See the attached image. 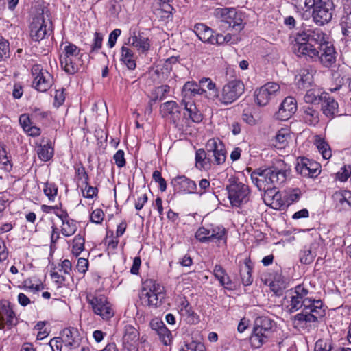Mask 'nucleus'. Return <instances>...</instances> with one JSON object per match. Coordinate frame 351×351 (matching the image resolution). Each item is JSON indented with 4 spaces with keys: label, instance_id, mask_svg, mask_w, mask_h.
Masks as SVG:
<instances>
[{
    "label": "nucleus",
    "instance_id": "nucleus-19",
    "mask_svg": "<svg viewBox=\"0 0 351 351\" xmlns=\"http://www.w3.org/2000/svg\"><path fill=\"white\" fill-rule=\"evenodd\" d=\"M130 37L128 40V45L135 47L141 53H146L150 48V41L143 32H136V31H130Z\"/></svg>",
    "mask_w": 351,
    "mask_h": 351
},
{
    "label": "nucleus",
    "instance_id": "nucleus-40",
    "mask_svg": "<svg viewBox=\"0 0 351 351\" xmlns=\"http://www.w3.org/2000/svg\"><path fill=\"white\" fill-rule=\"evenodd\" d=\"M316 256V254L312 252L311 247H305L300 252V261L302 264H311Z\"/></svg>",
    "mask_w": 351,
    "mask_h": 351
},
{
    "label": "nucleus",
    "instance_id": "nucleus-15",
    "mask_svg": "<svg viewBox=\"0 0 351 351\" xmlns=\"http://www.w3.org/2000/svg\"><path fill=\"white\" fill-rule=\"evenodd\" d=\"M295 169L302 176L313 178L320 174L321 165L313 160H310L306 157H298Z\"/></svg>",
    "mask_w": 351,
    "mask_h": 351
},
{
    "label": "nucleus",
    "instance_id": "nucleus-39",
    "mask_svg": "<svg viewBox=\"0 0 351 351\" xmlns=\"http://www.w3.org/2000/svg\"><path fill=\"white\" fill-rule=\"evenodd\" d=\"M85 239L80 234H77L73 240L72 253L74 256H78L84 250Z\"/></svg>",
    "mask_w": 351,
    "mask_h": 351
},
{
    "label": "nucleus",
    "instance_id": "nucleus-10",
    "mask_svg": "<svg viewBox=\"0 0 351 351\" xmlns=\"http://www.w3.org/2000/svg\"><path fill=\"white\" fill-rule=\"evenodd\" d=\"M86 300L94 313L100 316L104 320H109L114 316L112 305L104 295L88 294Z\"/></svg>",
    "mask_w": 351,
    "mask_h": 351
},
{
    "label": "nucleus",
    "instance_id": "nucleus-64",
    "mask_svg": "<svg viewBox=\"0 0 351 351\" xmlns=\"http://www.w3.org/2000/svg\"><path fill=\"white\" fill-rule=\"evenodd\" d=\"M185 348L189 351H206L204 345L197 341H192L186 344Z\"/></svg>",
    "mask_w": 351,
    "mask_h": 351
},
{
    "label": "nucleus",
    "instance_id": "nucleus-36",
    "mask_svg": "<svg viewBox=\"0 0 351 351\" xmlns=\"http://www.w3.org/2000/svg\"><path fill=\"white\" fill-rule=\"evenodd\" d=\"M62 223L61 232L64 237H70L74 234L77 229L76 221L69 218Z\"/></svg>",
    "mask_w": 351,
    "mask_h": 351
},
{
    "label": "nucleus",
    "instance_id": "nucleus-26",
    "mask_svg": "<svg viewBox=\"0 0 351 351\" xmlns=\"http://www.w3.org/2000/svg\"><path fill=\"white\" fill-rule=\"evenodd\" d=\"M322 104L323 114L329 119H332L338 113V103L332 97L325 93Z\"/></svg>",
    "mask_w": 351,
    "mask_h": 351
},
{
    "label": "nucleus",
    "instance_id": "nucleus-53",
    "mask_svg": "<svg viewBox=\"0 0 351 351\" xmlns=\"http://www.w3.org/2000/svg\"><path fill=\"white\" fill-rule=\"evenodd\" d=\"M153 180L159 184V189L162 192H164L167 189V182L162 177L160 171L156 170L152 174Z\"/></svg>",
    "mask_w": 351,
    "mask_h": 351
},
{
    "label": "nucleus",
    "instance_id": "nucleus-44",
    "mask_svg": "<svg viewBox=\"0 0 351 351\" xmlns=\"http://www.w3.org/2000/svg\"><path fill=\"white\" fill-rule=\"evenodd\" d=\"M10 57V43L2 36H0V62L5 60Z\"/></svg>",
    "mask_w": 351,
    "mask_h": 351
},
{
    "label": "nucleus",
    "instance_id": "nucleus-12",
    "mask_svg": "<svg viewBox=\"0 0 351 351\" xmlns=\"http://www.w3.org/2000/svg\"><path fill=\"white\" fill-rule=\"evenodd\" d=\"M210 164L215 165L223 164L226 159L225 145L219 138L210 139L206 145Z\"/></svg>",
    "mask_w": 351,
    "mask_h": 351
},
{
    "label": "nucleus",
    "instance_id": "nucleus-48",
    "mask_svg": "<svg viewBox=\"0 0 351 351\" xmlns=\"http://www.w3.org/2000/svg\"><path fill=\"white\" fill-rule=\"evenodd\" d=\"M301 195V191L298 188L289 189L286 195V201L288 204L298 202Z\"/></svg>",
    "mask_w": 351,
    "mask_h": 351
},
{
    "label": "nucleus",
    "instance_id": "nucleus-55",
    "mask_svg": "<svg viewBox=\"0 0 351 351\" xmlns=\"http://www.w3.org/2000/svg\"><path fill=\"white\" fill-rule=\"evenodd\" d=\"M210 189V181L207 179H202L199 182V188L197 187V192L195 194L202 195L209 191Z\"/></svg>",
    "mask_w": 351,
    "mask_h": 351
},
{
    "label": "nucleus",
    "instance_id": "nucleus-1",
    "mask_svg": "<svg viewBox=\"0 0 351 351\" xmlns=\"http://www.w3.org/2000/svg\"><path fill=\"white\" fill-rule=\"evenodd\" d=\"M290 304L288 306L289 313H293L304 306L300 313L295 315L294 319L302 322H316L323 317L326 313L320 300H309L307 298L308 289L303 285H297L293 290H291Z\"/></svg>",
    "mask_w": 351,
    "mask_h": 351
},
{
    "label": "nucleus",
    "instance_id": "nucleus-37",
    "mask_svg": "<svg viewBox=\"0 0 351 351\" xmlns=\"http://www.w3.org/2000/svg\"><path fill=\"white\" fill-rule=\"evenodd\" d=\"M210 242L217 241L226 240V230L223 226H215L209 229Z\"/></svg>",
    "mask_w": 351,
    "mask_h": 351
},
{
    "label": "nucleus",
    "instance_id": "nucleus-17",
    "mask_svg": "<svg viewBox=\"0 0 351 351\" xmlns=\"http://www.w3.org/2000/svg\"><path fill=\"white\" fill-rule=\"evenodd\" d=\"M43 12L35 15L29 25V34L33 41L42 40L48 34Z\"/></svg>",
    "mask_w": 351,
    "mask_h": 351
},
{
    "label": "nucleus",
    "instance_id": "nucleus-50",
    "mask_svg": "<svg viewBox=\"0 0 351 351\" xmlns=\"http://www.w3.org/2000/svg\"><path fill=\"white\" fill-rule=\"evenodd\" d=\"M195 238L202 243L210 242L209 229L200 227L195 233Z\"/></svg>",
    "mask_w": 351,
    "mask_h": 351
},
{
    "label": "nucleus",
    "instance_id": "nucleus-42",
    "mask_svg": "<svg viewBox=\"0 0 351 351\" xmlns=\"http://www.w3.org/2000/svg\"><path fill=\"white\" fill-rule=\"evenodd\" d=\"M290 138V135L287 129L282 128L280 130L276 135V141L278 144L279 148H284L288 143V140Z\"/></svg>",
    "mask_w": 351,
    "mask_h": 351
},
{
    "label": "nucleus",
    "instance_id": "nucleus-28",
    "mask_svg": "<svg viewBox=\"0 0 351 351\" xmlns=\"http://www.w3.org/2000/svg\"><path fill=\"white\" fill-rule=\"evenodd\" d=\"M200 86H205L209 92L206 91V94H204V97L209 100L215 101L217 99L219 90L216 86V84L209 77H203L199 81Z\"/></svg>",
    "mask_w": 351,
    "mask_h": 351
},
{
    "label": "nucleus",
    "instance_id": "nucleus-38",
    "mask_svg": "<svg viewBox=\"0 0 351 351\" xmlns=\"http://www.w3.org/2000/svg\"><path fill=\"white\" fill-rule=\"evenodd\" d=\"M324 94H320L319 90L310 89L306 91L304 99L307 104H319L322 101Z\"/></svg>",
    "mask_w": 351,
    "mask_h": 351
},
{
    "label": "nucleus",
    "instance_id": "nucleus-16",
    "mask_svg": "<svg viewBox=\"0 0 351 351\" xmlns=\"http://www.w3.org/2000/svg\"><path fill=\"white\" fill-rule=\"evenodd\" d=\"M34 76L32 86L38 91L45 93L52 86L53 76L46 70L40 69L39 66H35L32 69Z\"/></svg>",
    "mask_w": 351,
    "mask_h": 351
},
{
    "label": "nucleus",
    "instance_id": "nucleus-57",
    "mask_svg": "<svg viewBox=\"0 0 351 351\" xmlns=\"http://www.w3.org/2000/svg\"><path fill=\"white\" fill-rule=\"evenodd\" d=\"M41 287H43L42 284L35 285L33 282V280L32 278H27L23 282V288L32 291L33 292H37L40 291Z\"/></svg>",
    "mask_w": 351,
    "mask_h": 351
},
{
    "label": "nucleus",
    "instance_id": "nucleus-13",
    "mask_svg": "<svg viewBox=\"0 0 351 351\" xmlns=\"http://www.w3.org/2000/svg\"><path fill=\"white\" fill-rule=\"evenodd\" d=\"M337 54L333 45L326 40L317 49V58H310L308 60L313 62L319 61L323 66L331 68L335 64Z\"/></svg>",
    "mask_w": 351,
    "mask_h": 351
},
{
    "label": "nucleus",
    "instance_id": "nucleus-41",
    "mask_svg": "<svg viewBox=\"0 0 351 351\" xmlns=\"http://www.w3.org/2000/svg\"><path fill=\"white\" fill-rule=\"evenodd\" d=\"M314 351H337L333 349L330 339H320L315 344Z\"/></svg>",
    "mask_w": 351,
    "mask_h": 351
},
{
    "label": "nucleus",
    "instance_id": "nucleus-54",
    "mask_svg": "<svg viewBox=\"0 0 351 351\" xmlns=\"http://www.w3.org/2000/svg\"><path fill=\"white\" fill-rule=\"evenodd\" d=\"M332 198L334 202L336 204V206H343L346 204V199L345 198L344 190H339L335 191Z\"/></svg>",
    "mask_w": 351,
    "mask_h": 351
},
{
    "label": "nucleus",
    "instance_id": "nucleus-58",
    "mask_svg": "<svg viewBox=\"0 0 351 351\" xmlns=\"http://www.w3.org/2000/svg\"><path fill=\"white\" fill-rule=\"evenodd\" d=\"M104 213L101 209L94 210L90 215V221L93 223L100 224L104 220Z\"/></svg>",
    "mask_w": 351,
    "mask_h": 351
},
{
    "label": "nucleus",
    "instance_id": "nucleus-47",
    "mask_svg": "<svg viewBox=\"0 0 351 351\" xmlns=\"http://www.w3.org/2000/svg\"><path fill=\"white\" fill-rule=\"evenodd\" d=\"M45 195L48 197L49 200L52 201L57 195L58 188L54 183L46 182L43 189Z\"/></svg>",
    "mask_w": 351,
    "mask_h": 351
},
{
    "label": "nucleus",
    "instance_id": "nucleus-25",
    "mask_svg": "<svg viewBox=\"0 0 351 351\" xmlns=\"http://www.w3.org/2000/svg\"><path fill=\"white\" fill-rule=\"evenodd\" d=\"M62 336L63 341L73 348L78 347L82 341L78 330L74 327L64 328L62 331Z\"/></svg>",
    "mask_w": 351,
    "mask_h": 351
},
{
    "label": "nucleus",
    "instance_id": "nucleus-30",
    "mask_svg": "<svg viewBox=\"0 0 351 351\" xmlns=\"http://www.w3.org/2000/svg\"><path fill=\"white\" fill-rule=\"evenodd\" d=\"M193 32L200 40L210 43L213 37V30L204 23H197L194 26Z\"/></svg>",
    "mask_w": 351,
    "mask_h": 351
},
{
    "label": "nucleus",
    "instance_id": "nucleus-31",
    "mask_svg": "<svg viewBox=\"0 0 351 351\" xmlns=\"http://www.w3.org/2000/svg\"><path fill=\"white\" fill-rule=\"evenodd\" d=\"M252 266L250 258L245 260L244 265L240 267V274L242 283L244 286H248L253 282L252 277Z\"/></svg>",
    "mask_w": 351,
    "mask_h": 351
},
{
    "label": "nucleus",
    "instance_id": "nucleus-6",
    "mask_svg": "<svg viewBox=\"0 0 351 351\" xmlns=\"http://www.w3.org/2000/svg\"><path fill=\"white\" fill-rule=\"evenodd\" d=\"M80 49L71 43H68L64 47L60 56V62L62 68L66 73L74 75L78 71L82 56V54L80 55Z\"/></svg>",
    "mask_w": 351,
    "mask_h": 351
},
{
    "label": "nucleus",
    "instance_id": "nucleus-4",
    "mask_svg": "<svg viewBox=\"0 0 351 351\" xmlns=\"http://www.w3.org/2000/svg\"><path fill=\"white\" fill-rule=\"evenodd\" d=\"M275 322L266 316H260L255 319L253 332L250 337L252 348H259L269 341L275 330Z\"/></svg>",
    "mask_w": 351,
    "mask_h": 351
},
{
    "label": "nucleus",
    "instance_id": "nucleus-63",
    "mask_svg": "<svg viewBox=\"0 0 351 351\" xmlns=\"http://www.w3.org/2000/svg\"><path fill=\"white\" fill-rule=\"evenodd\" d=\"M63 339L62 337H54L49 341L52 351H61Z\"/></svg>",
    "mask_w": 351,
    "mask_h": 351
},
{
    "label": "nucleus",
    "instance_id": "nucleus-18",
    "mask_svg": "<svg viewBox=\"0 0 351 351\" xmlns=\"http://www.w3.org/2000/svg\"><path fill=\"white\" fill-rule=\"evenodd\" d=\"M177 193L194 194L197 192V184L195 181L185 176H178L171 182Z\"/></svg>",
    "mask_w": 351,
    "mask_h": 351
},
{
    "label": "nucleus",
    "instance_id": "nucleus-33",
    "mask_svg": "<svg viewBox=\"0 0 351 351\" xmlns=\"http://www.w3.org/2000/svg\"><path fill=\"white\" fill-rule=\"evenodd\" d=\"M165 293L156 294L152 291L144 289L142 293V299L146 298L147 305L149 306H158L165 299Z\"/></svg>",
    "mask_w": 351,
    "mask_h": 351
},
{
    "label": "nucleus",
    "instance_id": "nucleus-5",
    "mask_svg": "<svg viewBox=\"0 0 351 351\" xmlns=\"http://www.w3.org/2000/svg\"><path fill=\"white\" fill-rule=\"evenodd\" d=\"M221 29H232L241 32L245 27V14L234 8H218L214 12Z\"/></svg>",
    "mask_w": 351,
    "mask_h": 351
},
{
    "label": "nucleus",
    "instance_id": "nucleus-22",
    "mask_svg": "<svg viewBox=\"0 0 351 351\" xmlns=\"http://www.w3.org/2000/svg\"><path fill=\"white\" fill-rule=\"evenodd\" d=\"M204 94H206V90L200 86L199 82L188 81L184 84L182 89V100L192 101L193 97L196 95H204Z\"/></svg>",
    "mask_w": 351,
    "mask_h": 351
},
{
    "label": "nucleus",
    "instance_id": "nucleus-46",
    "mask_svg": "<svg viewBox=\"0 0 351 351\" xmlns=\"http://www.w3.org/2000/svg\"><path fill=\"white\" fill-rule=\"evenodd\" d=\"M300 78L298 80V86L300 88H308L311 84L312 81H313L312 75L306 71H303L300 74Z\"/></svg>",
    "mask_w": 351,
    "mask_h": 351
},
{
    "label": "nucleus",
    "instance_id": "nucleus-43",
    "mask_svg": "<svg viewBox=\"0 0 351 351\" xmlns=\"http://www.w3.org/2000/svg\"><path fill=\"white\" fill-rule=\"evenodd\" d=\"M156 334L158 335L160 341L165 346H169L171 343L173 339L172 334L166 326L162 327Z\"/></svg>",
    "mask_w": 351,
    "mask_h": 351
},
{
    "label": "nucleus",
    "instance_id": "nucleus-2",
    "mask_svg": "<svg viewBox=\"0 0 351 351\" xmlns=\"http://www.w3.org/2000/svg\"><path fill=\"white\" fill-rule=\"evenodd\" d=\"M290 171V166L279 160L271 167L255 169L251 173V179L259 191L270 195L285 183Z\"/></svg>",
    "mask_w": 351,
    "mask_h": 351
},
{
    "label": "nucleus",
    "instance_id": "nucleus-34",
    "mask_svg": "<svg viewBox=\"0 0 351 351\" xmlns=\"http://www.w3.org/2000/svg\"><path fill=\"white\" fill-rule=\"evenodd\" d=\"M210 164V158L204 149H198L195 152V166L199 169H206L207 164Z\"/></svg>",
    "mask_w": 351,
    "mask_h": 351
},
{
    "label": "nucleus",
    "instance_id": "nucleus-49",
    "mask_svg": "<svg viewBox=\"0 0 351 351\" xmlns=\"http://www.w3.org/2000/svg\"><path fill=\"white\" fill-rule=\"evenodd\" d=\"M351 176V165H344L337 173V178L341 182L346 181Z\"/></svg>",
    "mask_w": 351,
    "mask_h": 351
},
{
    "label": "nucleus",
    "instance_id": "nucleus-56",
    "mask_svg": "<svg viewBox=\"0 0 351 351\" xmlns=\"http://www.w3.org/2000/svg\"><path fill=\"white\" fill-rule=\"evenodd\" d=\"M75 173L77 175V177L79 180H84V182H88L89 177L88 176V173L85 169V167L83 166V165L80 162L79 165L75 167Z\"/></svg>",
    "mask_w": 351,
    "mask_h": 351
},
{
    "label": "nucleus",
    "instance_id": "nucleus-20",
    "mask_svg": "<svg viewBox=\"0 0 351 351\" xmlns=\"http://www.w3.org/2000/svg\"><path fill=\"white\" fill-rule=\"evenodd\" d=\"M296 100L292 97H287L280 104L279 109L276 113V117L280 121L288 120L296 112Z\"/></svg>",
    "mask_w": 351,
    "mask_h": 351
},
{
    "label": "nucleus",
    "instance_id": "nucleus-27",
    "mask_svg": "<svg viewBox=\"0 0 351 351\" xmlns=\"http://www.w3.org/2000/svg\"><path fill=\"white\" fill-rule=\"evenodd\" d=\"M213 275L217 279L221 286L224 288L233 290L234 286L226 271L222 267L221 265H215L213 269Z\"/></svg>",
    "mask_w": 351,
    "mask_h": 351
},
{
    "label": "nucleus",
    "instance_id": "nucleus-7",
    "mask_svg": "<svg viewBox=\"0 0 351 351\" xmlns=\"http://www.w3.org/2000/svg\"><path fill=\"white\" fill-rule=\"evenodd\" d=\"M229 184L226 186L228 197L232 206L240 207L250 199V191L247 185L239 182L237 179H229Z\"/></svg>",
    "mask_w": 351,
    "mask_h": 351
},
{
    "label": "nucleus",
    "instance_id": "nucleus-23",
    "mask_svg": "<svg viewBox=\"0 0 351 351\" xmlns=\"http://www.w3.org/2000/svg\"><path fill=\"white\" fill-rule=\"evenodd\" d=\"M140 339V332L134 326L126 324L124 327L123 343L125 348L136 346Z\"/></svg>",
    "mask_w": 351,
    "mask_h": 351
},
{
    "label": "nucleus",
    "instance_id": "nucleus-45",
    "mask_svg": "<svg viewBox=\"0 0 351 351\" xmlns=\"http://www.w3.org/2000/svg\"><path fill=\"white\" fill-rule=\"evenodd\" d=\"M317 147L324 159H329L332 156V152L330 146L324 140H319L317 141Z\"/></svg>",
    "mask_w": 351,
    "mask_h": 351
},
{
    "label": "nucleus",
    "instance_id": "nucleus-21",
    "mask_svg": "<svg viewBox=\"0 0 351 351\" xmlns=\"http://www.w3.org/2000/svg\"><path fill=\"white\" fill-rule=\"evenodd\" d=\"M160 113L162 117H168L177 125L181 117V108L175 101H169L160 106Z\"/></svg>",
    "mask_w": 351,
    "mask_h": 351
},
{
    "label": "nucleus",
    "instance_id": "nucleus-24",
    "mask_svg": "<svg viewBox=\"0 0 351 351\" xmlns=\"http://www.w3.org/2000/svg\"><path fill=\"white\" fill-rule=\"evenodd\" d=\"M181 105L184 108V119L191 120L194 123H200L202 121L203 115L194 101L182 100Z\"/></svg>",
    "mask_w": 351,
    "mask_h": 351
},
{
    "label": "nucleus",
    "instance_id": "nucleus-52",
    "mask_svg": "<svg viewBox=\"0 0 351 351\" xmlns=\"http://www.w3.org/2000/svg\"><path fill=\"white\" fill-rule=\"evenodd\" d=\"M84 184L85 189L84 191H82V193L85 198L93 199L97 195L98 189L97 187L90 186L88 182H86Z\"/></svg>",
    "mask_w": 351,
    "mask_h": 351
},
{
    "label": "nucleus",
    "instance_id": "nucleus-51",
    "mask_svg": "<svg viewBox=\"0 0 351 351\" xmlns=\"http://www.w3.org/2000/svg\"><path fill=\"white\" fill-rule=\"evenodd\" d=\"M103 36L99 32H95L94 34V39L91 45L90 53H93L97 52L102 46Z\"/></svg>",
    "mask_w": 351,
    "mask_h": 351
},
{
    "label": "nucleus",
    "instance_id": "nucleus-59",
    "mask_svg": "<svg viewBox=\"0 0 351 351\" xmlns=\"http://www.w3.org/2000/svg\"><path fill=\"white\" fill-rule=\"evenodd\" d=\"M242 119L247 124L252 126L257 123V120L252 114L249 109H244L242 113Z\"/></svg>",
    "mask_w": 351,
    "mask_h": 351
},
{
    "label": "nucleus",
    "instance_id": "nucleus-8",
    "mask_svg": "<svg viewBox=\"0 0 351 351\" xmlns=\"http://www.w3.org/2000/svg\"><path fill=\"white\" fill-rule=\"evenodd\" d=\"M244 92L243 82L240 80H233L223 86L217 100L223 105H230L237 101Z\"/></svg>",
    "mask_w": 351,
    "mask_h": 351
},
{
    "label": "nucleus",
    "instance_id": "nucleus-9",
    "mask_svg": "<svg viewBox=\"0 0 351 351\" xmlns=\"http://www.w3.org/2000/svg\"><path fill=\"white\" fill-rule=\"evenodd\" d=\"M312 9V19L317 25L322 26L331 21L334 11L332 0H314Z\"/></svg>",
    "mask_w": 351,
    "mask_h": 351
},
{
    "label": "nucleus",
    "instance_id": "nucleus-11",
    "mask_svg": "<svg viewBox=\"0 0 351 351\" xmlns=\"http://www.w3.org/2000/svg\"><path fill=\"white\" fill-rule=\"evenodd\" d=\"M280 90V85L275 82H267L254 92L255 103L258 106H265Z\"/></svg>",
    "mask_w": 351,
    "mask_h": 351
},
{
    "label": "nucleus",
    "instance_id": "nucleus-29",
    "mask_svg": "<svg viewBox=\"0 0 351 351\" xmlns=\"http://www.w3.org/2000/svg\"><path fill=\"white\" fill-rule=\"evenodd\" d=\"M302 117L306 123L310 125H316L319 121V112L317 109L310 106H303L302 108Z\"/></svg>",
    "mask_w": 351,
    "mask_h": 351
},
{
    "label": "nucleus",
    "instance_id": "nucleus-61",
    "mask_svg": "<svg viewBox=\"0 0 351 351\" xmlns=\"http://www.w3.org/2000/svg\"><path fill=\"white\" fill-rule=\"evenodd\" d=\"M186 306L180 312V314L182 316L186 317L189 319V322L194 323L195 313L193 311L192 306L190 305L189 302H186Z\"/></svg>",
    "mask_w": 351,
    "mask_h": 351
},
{
    "label": "nucleus",
    "instance_id": "nucleus-14",
    "mask_svg": "<svg viewBox=\"0 0 351 351\" xmlns=\"http://www.w3.org/2000/svg\"><path fill=\"white\" fill-rule=\"evenodd\" d=\"M18 324V319L11 303L6 300L0 301V330H10Z\"/></svg>",
    "mask_w": 351,
    "mask_h": 351
},
{
    "label": "nucleus",
    "instance_id": "nucleus-32",
    "mask_svg": "<svg viewBox=\"0 0 351 351\" xmlns=\"http://www.w3.org/2000/svg\"><path fill=\"white\" fill-rule=\"evenodd\" d=\"M134 55V52L132 49L125 46L121 47V61L126 65L130 70H134L136 66Z\"/></svg>",
    "mask_w": 351,
    "mask_h": 351
},
{
    "label": "nucleus",
    "instance_id": "nucleus-3",
    "mask_svg": "<svg viewBox=\"0 0 351 351\" xmlns=\"http://www.w3.org/2000/svg\"><path fill=\"white\" fill-rule=\"evenodd\" d=\"M326 34L319 28L308 29L296 34L293 44V53L307 60L317 58V49L326 41Z\"/></svg>",
    "mask_w": 351,
    "mask_h": 351
},
{
    "label": "nucleus",
    "instance_id": "nucleus-62",
    "mask_svg": "<svg viewBox=\"0 0 351 351\" xmlns=\"http://www.w3.org/2000/svg\"><path fill=\"white\" fill-rule=\"evenodd\" d=\"M88 269V261L84 258H79L76 265V269L81 274H85Z\"/></svg>",
    "mask_w": 351,
    "mask_h": 351
},
{
    "label": "nucleus",
    "instance_id": "nucleus-35",
    "mask_svg": "<svg viewBox=\"0 0 351 351\" xmlns=\"http://www.w3.org/2000/svg\"><path fill=\"white\" fill-rule=\"evenodd\" d=\"M53 147L49 143L46 145H40L37 149L38 156L43 162L49 161L53 157Z\"/></svg>",
    "mask_w": 351,
    "mask_h": 351
},
{
    "label": "nucleus",
    "instance_id": "nucleus-60",
    "mask_svg": "<svg viewBox=\"0 0 351 351\" xmlns=\"http://www.w3.org/2000/svg\"><path fill=\"white\" fill-rule=\"evenodd\" d=\"M113 159L116 165L119 167H123L125 165V159L124 157V152L121 149L118 150L114 155Z\"/></svg>",
    "mask_w": 351,
    "mask_h": 351
}]
</instances>
